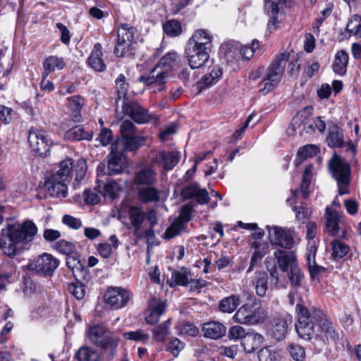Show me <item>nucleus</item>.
I'll return each mask as SVG.
<instances>
[{
  "label": "nucleus",
  "mask_w": 361,
  "mask_h": 361,
  "mask_svg": "<svg viewBox=\"0 0 361 361\" xmlns=\"http://www.w3.org/2000/svg\"><path fill=\"white\" fill-rule=\"evenodd\" d=\"M37 233V228L31 221H27L22 225L9 224L1 230V249L6 256L13 257L16 254L17 244L32 241Z\"/></svg>",
  "instance_id": "nucleus-1"
},
{
  "label": "nucleus",
  "mask_w": 361,
  "mask_h": 361,
  "mask_svg": "<svg viewBox=\"0 0 361 361\" xmlns=\"http://www.w3.org/2000/svg\"><path fill=\"white\" fill-rule=\"evenodd\" d=\"M295 312L298 315L295 330L301 338L310 341L314 333V321L321 319L323 313L316 309L310 312L300 302L296 304Z\"/></svg>",
  "instance_id": "nucleus-2"
},
{
  "label": "nucleus",
  "mask_w": 361,
  "mask_h": 361,
  "mask_svg": "<svg viewBox=\"0 0 361 361\" xmlns=\"http://www.w3.org/2000/svg\"><path fill=\"white\" fill-rule=\"evenodd\" d=\"M289 55L286 53L280 54L267 69L259 84V92L263 94L271 92L281 81Z\"/></svg>",
  "instance_id": "nucleus-3"
},
{
  "label": "nucleus",
  "mask_w": 361,
  "mask_h": 361,
  "mask_svg": "<svg viewBox=\"0 0 361 361\" xmlns=\"http://www.w3.org/2000/svg\"><path fill=\"white\" fill-rule=\"evenodd\" d=\"M328 166L331 175L337 182L339 195L348 194L350 176V164L338 155L334 154L329 160Z\"/></svg>",
  "instance_id": "nucleus-4"
},
{
  "label": "nucleus",
  "mask_w": 361,
  "mask_h": 361,
  "mask_svg": "<svg viewBox=\"0 0 361 361\" xmlns=\"http://www.w3.org/2000/svg\"><path fill=\"white\" fill-rule=\"evenodd\" d=\"M267 317L266 310L255 301L242 305L235 313L233 319L242 324L255 325L263 323Z\"/></svg>",
  "instance_id": "nucleus-5"
},
{
  "label": "nucleus",
  "mask_w": 361,
  "mask_h": 361,
  "mask_svg": "<svg viewBox=\"0 0 361 361\" xmlns=\"http://www.w3.org/2000/svg\"><path fill=\"white\" fill-rule=\"evenodd\" d=\"M87 335L92 344L103 350L113 351L118 346V338L102 324L89 327Z\"/></svg>",
  "instance_id": "nucleus-6"
},
{
  "label": "nucleus",
  "mask_w": 361,
  "mask_h": 361,
  "mask_svg": "<svg viewBox=\"0 0 361 361\" xmlns=\"http://www.w3.org/2000/svg\"><path fill=\"white\" fill-rule=\"evenodd\" d=\"M137 37L136 29L127 23L121 24L118 30L114 54L119 57L128 51Z\"/></svg>",
  "instance_id": "nucleus-7"
},
{
  "label": "nucleus",
  "mask_w": 361,
  "mask_h": 361,
  "mask_svg": "<svg viewBox=\"0 0 361 361\" xmlns=\"http://www.w3.org/2000/svg\"><path fill=\"white\" fill-rule=\"evenodd\" d=\"M122 112L139 124L147 123L151 121L153 116L136 101L124 100L121 105Z\"/></svg>",
  "instance_id": "nucleus-8"
},
{
  "label": "nucleus",
  "mask_w": 361,
  "mask_h": 361,
  "mask_svg": "<svg viewBox=\"0 0 361 361\" xmlns=\"http://www.w3.org/2000/svg\"><path fill=\"white\" fill-rule=\"evenodd\" d=\"M27 140L33 152L39 156L46 157L49 154L51 142L44 131L30 128Z\"/></svg>",
  "instance_id": "nucleus-9"
},
{
  "label": "nucleus",
  "mask_w": 361,
  "mask_h": 361,
  "mask_svg": "<svg viewBox=\"0 0 361 361\" xmlns=\"http://www.w3.org/2000/svg\"><path fill=\"white\" fill-rule=\"evenodd\" d=\"M59 265V261L51 255L44 253L29 265L31 271L46 276H52Z\"/></svg>",
  "instance_id": "nucleus-10"
},
{
  "label": "nucleus",
  "mask_w": 361,
  "mask_h": 361,
  "mask_svg": "<svg viewBox=\"0 0 361 361\" xmlns=\"http://www.w3.org/2000/svg\"><path fill=\"white\" fill-rule=\"evenodd\" d=\"M269 238L272 245L287 250L291 249L295 243L293 233L290 230H286L278 226L269 228Z\"/></svg>",
  "instance_id": "nucleus-11"
},
{
  "label": "nucleus",
  "mask_w": 361,
  "mask_h": 361,
  "mask_svg": "<svg viewBox=\"0 0 361 361\" xmlns=\"http://www.w3.org/2000/svg\"><path fill=\"white\" fill-rule=\"evenodd\" d=\"M168 73L156 66L148 75H142L139 80L149 86L154 92H161L165 88Z\"/></svg>",
  "instance_id": "nucleus-12"
},
{
  "label": "nucleus",
  "mask_w": 361,
  "mask_h": 361,
  "mask_svg": "<svg viewBox=\"0 0 361 361\" xmlns=\"http://www.w3.org/2000/svg\"><path fill=\"white\" fill-rule=\"evenodd\" d=\"M129 299L130 293L128 290L119 287L109 288L104 295L105 303L114 309L124 307Z\"/></svg>",
  "instance_id": "nucleus-13"
},
{
  "label": "nucleus",
  "mask_w": 361,
  "mask_h": 361,
  "mask_svg": "<svg viewBox=\"0 0 361 361\" xmlns=\"http://www.w3.org/2000/svg\"><path fill=\"white\" fill-rule=\"evenodd\" d=\"M208 50L201 46L197 47L191 43H187L185 53L191 68H198L204 66L209 58Z\"/></svg>",
  "instance_id": "nucleus-14"
},
{
  "label": "nucleus",
  "mask_w": 361,
  "mask_h": 361,
  "mask_svg": "<svg viewBox=\"0 0 361 361\" xmlns=\"http://www.w3.org/2000/svg\"><path fill=\"white\" fill-rule=\"evenodd\" d=\"M180 158L178 152L160 151L152 158V164L162 167L164 170L173 169Z\"/></svg>",
  "instance_id": "nucleus-15"
},
{
  "label": "nucleus",
  "mask_w": 361,
  "mask_h": 361,
  "mask_svg": "<svg viewBox=\"0 0 361 361\" xmlns=\"http://www.w3.org/2000/svg\"><path fill=\"white\" fill-rule=\"evenodd\" d=\"M293 322V317L288 313L280 314L271 322V332L276 340L282 339L287 333L288 326Z\"/></svg>",
  "instance_id": "nucleus-16"
},
{
  "label": "nucleus",
  "mask_w": 361,
  "mask_h": 361,
  "mask_svg": "<svg viewBox=\"0 0 361 361\" xmlns=\"http://www.w3.org/2000/svg\"><path fill=\"white\" fill-rule=\"evenodd\" d=\"M184 200L195 198L200 204H207L209 200V193L206 189H201L197 183H191L185 186L180 192Z\"/></svg>",
  "instance_id": "nucleus-17"
},
{
  "label": "nucleus",
  "mask_w": 361,
  "mask_h": 361,
  "mask_svg": "<svg viewBox=\"0 0 361 361\" xmlns=\"http://www.w3.org/2000/svg\"><path fill=\"white\" fill-rule=\"evenodd\" d=\"M285 3V0H264V8L270 18L267 24L269 30L276 29L279 23L278 14Z\"/></svg>",
  "instance_id": "nucleus-18"
},
{
  "label": "nucleus",
  "mask_w": 361,
  "mask_h": 361,
  "mask_svg": "<svg viewBox=\"0 0 361 361\" xmlns=\"http://www.w3.org/2000/svg\"><path fill=\"white\" fill-rule=\"evenodd\" d=\"M166 309V303L161 300L152 298L148 303V314L145 317L147 324H154L159 321L160 317L164 314Z\"/></svg>",
  "instance_id": "nucleus-19"
},
{
  "label": "nucleus",
  "mask_w": 361,
  "mask_h": 361,
  "mask_svg": "<svg viewBox=\"0 0 361 361\" xmlns=\"http://www.w3.org/2000/svg\"><path fill=\"white\" fill-rule=\"evenodd\" d=\"M274 256L277 261L279 268L282 272L288 271V269L298 264L294 251L279 249L274 252Z\"/></svg>",
  "instance_id": "nucleus-20"
},
{
  "label": "nucleus",
  "mask_w": 361,
  "mask_h": 361,
  "mask_svg": "<svg viewBox=\"0 0 361 361\" xmlns=\"http://www.w3.org/2000/svg\"><path fill=\"white\" fill-rule=\"evenodd\" d=\"M222 75V69L219 65H214L209 68V72L206 73L202 79L196 83V88L198 92L216 84Z\"/></svg>",
  "instance_id": "nucleus-21"
},
{
  "label": "nucleus",
  "mask_w": 361,
  "mask_h": 361,
  "mask_svg": "<svg viewBox=\"0 0 361 361\" xmlns=\"http://www.w3.org/2000/svg\"><path fill=\"white\" fill-rule=\"evenodd\" d=\"M264 337L257 332L248 331L241 341V346L246 353H252L264 343Z\"/></svg>",
  "instance_id": "nucleus-22"
},
{
  "label": "nucleus",
  "mask_w": 361,
  "mask_h": 361,
  "mask_svg": "<svg viewBox=\"0 0 361 361\" xmlns=\"http://www.w3.org/2000/svg\"><path fill=\"white\" fill-rule=\"evenodd\" d=\"M134 181L138 187L152 185L157 181V173L151 167H144L135 173Z\"/></svg>",
  "instance_id": "nucleus-23"
},
{
  "label": "nucleus",
  "mask_w": 361,
  "mask_h": 361,
  "mask_svg": "<svg viewBox=\"0 0 361 361\" xmlns=\"http://www.w3.org/2000/svg\"><path fill=\"white\" fill-rule=\"evenodd\" d=\"M342 214L329 207L326 209V232L331 236L338 235Z\"/></svg>",
  "instance_id": "nucleus-24"
},
{
  "label": "nucleus",
  "mask_w": 361,
  "mask_h": 361,
  "mask_svg": "<svg viewBox=\"0 0 361 361\" xmlns=\"http://www.w3.org/2000/svg\"><path fill=\"white\" fill-rule=\"evenodd\" d=\"M202 331L204 337L215 340L226 335V328L221 322L211 321L203 324Z\"/></svg>",
  "instance_id": "nucleus-25"
},
{
  "label": "nucleus",
  "mask_w": 361,
  "mask_h": 361,
  "mask_svg": "<svg viewBox=\"0 0 361 361\" xmlns=\"http://www.w3.org/2000/svg\"><path fill=\"white\" fill-rule=\"evenodd\" d=\"M45 188L53 197H65L67 194V185L65 180H55L51 176L48 180L45 181Z\"/></svg>",
  "instance_id": "nucleus-26"
},
{
  "label": "nucleus",
  "mask_w": 361,
  "mask_h": 361,
  "mask_svg": "<svg viewBox=\"0 0 361 361\" xmlns=\"http://www.w3.org/2000/svg\"><path fill=\"white\" fill-rule=\"evenodd\" d=\"M180 61V55L176 51H170L161 58L157 66L169 74V71L178 66Z\"/></svg>",
  "instance_id": "nucleus-27"
},
{
  "label": "nucleus",
  "mask_w": 361,
  "mask_h": 361,
  "mask_svg": "<svg viewBox=\"0 0 361 361\" xmlns=\"http://www.w3.org/2000/svg\"><path fill=\"white\" fill-rule=\"evenodd\" d=\"M102 47L99 43L94 45L93 50L88 58V64L94 70L102 72L104 71L106 66L102 59Z\"/></svg>",
  "instance_id": "nucleus-28"
},
{
  "label": "nucleus",
  "mask_w": 361,
  "mask_h": 361,
  "mask_svg": "<svg viewBox=\"0 0 361 361\" xmlns=\"http://www.w3.org/2000/svg\"><path fill=\"white\" fill-rule=\"evenodd\" d=\"M137 190L138 198L142 202L149 203L159 201V191L153 185L138 187Z\"/></svg>",
  "instance_id": "nucleus-29"
},
{
  "label": "nucleus",
  "mask_w": 361,
  "mask_h": 361,
  "mask_svg": "<svg viewBox=\"0 0 361 361\" xmlns=\"http://www.w3.org/2000/svg\"><path fill=\"white\" fill-rule=\"evenodd\" d=\"M252 283L258 296H265L268 290V276L265 271L256 272L252 278Z\"/></svg>",
  "instance_id": "nucleus-30"
},
{
  "label": "nucleus",
  "mask_w": 361,
  "mask_h": 361,
  "mask_svg": "<svg viewBox=\"0 0 361 361\" xmlns=\"http://www.w3.org/2000/svg\"><path fill=\"white\" fill-rule=\"evenodd\" d=\"M212 37L206 30L200 29L194 32L188 43H191V44L197 47L201 46L204 49H209L212 44Z\"/></svg>",
  "instance_id": "nucleus-31"
},
{
  "label": "nucleus",
  "mask_w": 361,
  "mask_h": 361,
  "mask_svg": "<svg viewBox=\"0 0 361 361\" xmlns=\"http://www.w3.org/2000/svg\"><path fill=\"white\" fill-rule=\"evenodd\" d=\"M348 59V54L345 51H338L335 55L332 66L334 73L339 75H344L346 73Z\"/></svg>",
  "instance_id": "nucleus-32"
},
{
  "label": "nucleus",
  "mask_w": 361,
  "mask_h": 361,
  "mask_svg": "<svg viewBox=\"0 0 361 361\" xmlns=\"http://www.w3.org/2000/svg\"><path fill=\"white\" fill-rule=\"evenodd\" d=\"M129 219L136 233L140 229L142 223L146 219V213L137 207H130L128 210Z\"/></svg>",
  "instance_id": "nucleus-33"
},
{
  "label": "nucleus",
  "mask_w": 361,
  "mask_h": 361,
  "mask_svg": "<svg viewBox=\"0 0 361 361\" xmlns=\"http://www.w3.org/2000/svg\"><path fill=\"white\" fill-rule=\"evenodd\" d=\"M240 298L238 295L232 294L223 298L219 305V310L224 313H232L240 305Z\"/></svg>",
  "instance_id": "nucleus-34"
},
{
  "label": "nucleus",
  "mask_w": 361,
  "mask_h": 361,
  "mask_svg": "<svg viewBox=\"0 0 361 361\" xmlns=\"http://www.w3.org/2000/svg\"><path fill=\"white\" fill-rule=\"evenodd\" d=\"M68 101L73 121L79 122L82 118L80 110L84 105L83 98L79 95H74L68 97Z\"/></svg>",
  "instance_id": "nucleus-35"
},
{
  "label": "nucleus",
  "mask_w": 361,
  "mask_h": 361,
  "mask_svg": "<svg viewBox=\"0 0 361 361\" xmlns=\"http://www.w3.org/2000/svg\"><path fill=\"white\" fill-rule=\"evenodd\" d=\"M252 246L255 249V251L252 256L247 272L252 271L254 267H255L256 264L267 254L268 250V246L266 244L261 243L259 242H254L252 243Z\"/></svg>",
  "instance_id": "nucleus-36"
},
{
  "label": "nucleus",
  "mask_w": 361,
  "mask_h": 361,
  "mask_svg": "<svg viewBox=\"0 0 361 361\" xmlns=\"http://www.w3.org/2000/svg\"><path fill=\"white\" fill-rule=\"evenodd\" d=\"M66 66L63 58L56 56H50L44 59L43 67L47 74L56 70H61Z\"/></svg>",
  "instance_id": "nucleus-37"
},
{
  "label": "nucleus",
  "mask_w": 361,
  "mask_h": 361,
  "mask_svg": "<svg viewBox=\"0 0 361 361\" xmlns=\"http://www.w3.org/2000/svg\"><path fill=\"white\" fill-rule=\"evenodd\" d=\"M327 142L331 147H341L343 146V131L337 126H334L330 128Z\"/></svg>",
  "instance_id": "nucleus-38"
},
{
  "label": "nucleus",
  "mask_w": 361,
  "mask_h": 361,
  "mask_svg": "<svg viewBox=\"0 0 361 361\" xmlns=\"http://www.w3.org/2000/svg\"><path fill=\"white\" fill-rule=\"evenodd\" d=\"M305 109L298 112L292 119V121L286 130V133L289 136H293L296 133V130L302 125H305L307 116L305 115Z\"/></svg>",
  "instance_id": "nucleus-39"
},
{
  "label": "nucleus",
  "mask_w": 361,
  "mask_h": 361,
  "mask_svg": "<svg viewBox=\"0 0 361 361\" xmlns=\"http://www.w3.org/2000/svg\"><path fill=\"white\" fill-rule=\"evenodd\" d=\"M73 169V161L71 159H66L61 161L59 169L51 176L55 180H62L66 181Z\"/></svg>",
  "instance_id": "nucleus-40"
},
{
  "label": "nucleus",
  "mask_w": 361,
  "mask_h": 361,
  "mask_svg": "<svg viewBox=\"0 0 361 361\" xmlns=\"http://www.w3.org/2000/svg\"><path fill=\"white\" fill-rule=\"evenodd\" d=\"M78 361H99V357L97 352L88 346L81 347L75 355Z\"/></svg>",
  "instance_id": "nucleus-41"
},
{
  "label": "nucleus",
  "mask_w": 361,
  "mask_h": 361,
  "mask_svg": "<svg viewBox=\"0 0 361 361\" xmlns=\"http://www.w3.org/2000/svg\"><path fill=\"white\" fill-rule=\"evenodd\" d=\"M66 136L69 139L75 140H91L93 137L92 131H85L82 126H77L66 133Z\"/></svg>",
  "instance_id": "nucleus-42"
},
{
  "label": "nucleus",
  "mask_w": 361,
  "mask_h": 361,
  "mask_svg": "<svg viewBox=\"0 0 361 361\" xmlns=\"http://www.w3.org/2000/svg\"><path fill=\"white\" fill-rule=\"evenodd\" d=\"M145 140V137L138 136L135 135L123 139L124 149L126 151L136 150L140 147L144 145Z\"/></svg>",
  "instance_id": "nucleus-43"
},
{
  "label": "nucleus",
  "mask_w": 361,
  "mask_h": 361,
  "mask_svg": "<svg viewBox=\"0 0 361 361\" xmlns=\"http://www.w3.org/2000/svg\"><path fill=\"white\" fill-rule=\"evenodd\" d=\"M171 319H167L152 329L154 339L158 342H164L169 334Z\"/></svg>",
  "instance_id": "nucleus-44"
},
{
  "label": "nucleus",
  "mask_w": 361,
  "mask_h": 361,
  "mask_svg": "<svg viewBox=\"0 0 361 361\" xmlns=\"http://www.w3.org/2000/svg\"><path fill=\"white\" fill-rule=\"evenodd\" d=\"M259 361H280L279 352L270 347L261 348L258 352Z\"/></svg>",
  "instance_id": "nucleus-45"
},
{
  "label": "nucleus",
  "mask_w": 361,
  "mask_h": 361,
  "mask_svg": "<svg viewBox=\"0 0 361 361\" xmlns=\"http://www.w3.org/2000/svg\"><path fill=\"white\" fill-rule=\"evenodd\" d=\"M164 33L169 37H177L182 32V26L179 21L176 20H167L163 25Z\"/></svg>",
  "instance_id": "nucleus-46"
},
{
  "label": "nucleus",
  "mask_w": 361,
  "mask_h": 361,
  "mask_svg": "<svg viewBox=\"0 0 361 361\" xmlns=\"http://www.w3.org/2000/svg\"><path fill=\"white\" fill-rule=\"evenodd\" d=\"M285 273L286 274V276L292 286L298 287L300 286L301 281L304 278V275L299 268L298 264H296L292 268L288 269V271H286Z\"/></svg>",
  "instance_id": "nucleus-47"
},
{
  "label": "nucleus",
  "mask_w": 361,
  "mask_h": 361,
  "mask_svg": "<svg viewBox=\"0 0 361 361\" xmlns=\"http://www.w3.org/2000/svg\"><path fill=\"white\" fill-rule=\"evenodd\" d=\"M190 277V272H188L185 269H181L180 271H174L171 275V281L170 286H186L188 284V280Z\"/></svg>",
  "instance_id": "nucleus-48"
},
{
  "label": "nucleus",
  "mask_w": 361,
  "mask_h": 361,
  "mask_svg": "<svg viewBox=\"0 0 361 361\" xmlns=\"http://www.w3.org/2000/svg\"><path fill=\"white\" fill-rule=\"evenodd\" d=\"M346 30L350 35L361 37V17L354 15L348 22Z\"/></svg>",
  "instance_id": "nucleus-49"
},
{
  "label": "nucleus",
  "mask_w": 361,
  "mask_h": 361,
  "mask_svg": "<svg viewBox=\"0 0 361 361\" xmlns=\"http://www.w3.org/2000/svg\"><path fill=\"white\" fill-rule=\"evenodd\" d=\"M128 85L126 82V78L123 74H120L116 80V88L117 97L116 98V102L118 103V100L122 98L124 100H127L126 98L128 92Z\"/></svg>",
  "instance_id": "nucleus-50"
},
{
  "label": "nucleus",
  "mask_w": 361,
  "mask_h": 361,
  "mask_svg": "<svg viewBox=\"0 0 361 361\" xmlns=\"http://www.w3.org/2000/svg\"><path fill=\"white\" fill-rule=\"evenodd\" d=\"M66 265L73 271V274L81 272L83 269V264L77 253L73 252L67 255Z\"/></svg>",
  "instance_id": "nucleus-51"
},
{
  "label": "nucleus",
  "mask_w": 361,
  "mask_h": 361,
  "mask_svg": "<svg viewBox=\"0 0 361 361\" xmlns=\"http://www.w3.org/2000/svg\"><path fill=\"white\" fill-rule=\"evenodd\" d=\"M349 247L340 240L332 242V257L334 259H339L347 255Z\"/></svg>",
  "instance_id": "nucleus-52"
},
{
  "label": "nucleus",
  "mask_w": 361,
  "mask_h": 361,
  "mask_svg": "<svg viewBox=\"0 0 361 361\" xmlns=\"http://www.w3.org/2000/svg\"><path fill=\"white\" fill-rule=\"evenodd\" d=\"M321 329L323 333L325 334L327 339L330 338L333 341L336 342L339 338L338 334L335 331L333 324L331 322L327 319L322 321Z\"/></svg>",
  "instance_id": "nucleus-53"
},
{
  "label": "nucleus",
  "mask_w": 361,
  "mask_h": 361,
  "mask_svg": "<svg viewBox=\"0 0 361 361\" xmlns=\"http://www.w3.org/2000/svg\"><path fill=\"white\" fill-rule=\"evenodd\" d=\"M290 355L295 361H304L305 359V350L298 344L292 343L288 348Z\"/></svg>",
  "instance_id": "nucleus-54"
},
{
  "label": "nucleus",
  "mask_w": 361,
  "mask_h": 361,
  "mask_svg": "<svg viewBox=\"0 0 361 361\" xmlns=\"http://www.w3.org/2000/svg\"><path fill=\"white\" fill-rule=\"evenodd\" d=\"M68 290L78 300H82L85 297V286L80 281H76L69 284Z\"/></svg>",
  "instance_id": "nucleus-55"
},
{
  "label": "nucleus",
  "mask_w": 361,
  "mask_h": 361,
  "mask_svg": "<svg viewBox=\"0 0 361 361\" xmlns=\"http://www.w3.org/2000/svg\"><path fill=\"white\" fill-rule=\"evenodd\" d=\"M123 337L128 340L147 343L149 338V334L145 333L142 330L135 331H128L123 334Z\"/></svg>",
  "instance_id": "nucleus-56"
},
{
  "label": "nucleus",
  "mask_w": 361,
  "mask_h": 361,
  "mask_svg": "<svg viewBox=\"0 0 361 361\" xmlns=\"http://www.w3.org/2000/svg\"><path fill=\"white\" fill-rule=\"evenodd\" d=\"M136 127L134 123L129 121L125 120L123 121L120 126V132L122 135L123 139L129 137L132 135H135Z\"/></svg>",
  "instance_id": "nucleus-57"
},
{
  "label": "nucleus",
  "mask_w": 361,
  "mask_h": 361,
  "mask_svg": "<svg viewBox=\"0 0 361 361\" xmlns=\"http://www.w3.org/2000/svg\"><path fill=\"white\" fill-rule=\"evenodd\" d=\"M121 158L114 153L110 154V158L108 163V170L109 173H118L121 171Z\"/></svg>",
  "instance_id": "nucleus-58"
},
{
  "label": "nucleus",
  "mask_w": 361,
  "mask_h": 361,
  "mask_svg": "<svg viewBox=\"0 0 361 361\" xmlns=\"http://www.w3.org/2000/svg\"><path fill=\"white\" fill-rule=\"evenodd\" d=\"M54 248L59 252L68 255L73 252L75 245L65 240H61L55 243Z\"/></svg>",
  "instance_id": "nucleus-59"
},
{
  "label": "nucleus",
  "mask_w": 361,
  "mask_h": 361,
  "mask_svg": "<svg viewBox=\"0 0 361 361\" xmlns=\"http://www.w3.org/2000/svg\"><path fill=\"white\" fill-rule=\"evenodd\" d=\"M183 224L181 221H174L166 231L164 233L165 238L171 239L180 233L183 228Z\"/></svg>",
  "instance_id": "nucleus-60"
},
{
  "label": "nucleus",
  "mask_w": 361,
  "mask_h": 361,
  "mask_svg": "<svg viewBox=\"0 0 361 361\" xmlns=\"http://www.w3.org/2000/svg\"><path fill=\"white\" fill-rule=\"evenodd\" d=\"M293 210L295 212V218L298 221H304L309 218L312 214V210L306 206H294Z\"/></svg>",
  "instance_id": "nucleus-61"
},
{
  "label": "nucleus",
  "mask_w": 361,
  "mask_h": 361,
  "mask_svg": "<svg viewBox=\"0 0 361 361\" xmlns=\"http://www.w3.org/2000/svg\"><path fill=\"white\" fill-rule=\"evenodd\" d=\"M247 334V332L245 331V329L243 326L235 325L230 328L228 331V337L233 340L240 339L242 341Z\"/></svg>",
  "instance_id": "nucleus-62"
},
{
  "label": "nucleus",
  "mask_w": 361,
  "mask_h": 361,
  "mask_svg": "<svg viewBox=\"0 0 361 361\" xmlns=\"http://www.w3.org/2000/svg\"><path fill=\"white\" fill-rule=\"evenodd\" d=\"M319 149L314 145H307L301 148L298 151V155L302 159H307L312 157L317 154Z\"/></svg>",
  "instance_id": "nucleus-63"
},
{
  "label": "nucleus",
  "mask_w": 361,
  "mask_h": 361,
  "mask_svg": "<svg viewBox=\"0 0 361 361\" xmlns=\"http://www.w3.org/2000/svg\"><path fill=\"white\" fill-rule=\"evenodd\" d=\"M85 202L88 204H96L100 201V196L95 191L85 190L83 192Z\"/></svg>",
  "instance_id": "nucleus-64"
}]
</instances>
